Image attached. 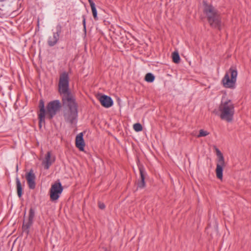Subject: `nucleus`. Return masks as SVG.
<instances>
[{
    "mask_svg": "<svg viewBox=\"0 0 251 251\" xmlns=\"http://www.w3.org/2000/svg\"><path fill=\"white\" fill-rule=\"evenodd\" d=\"M54 160V157L51 155L50 152L48 151L42 159V164L45 169H48Z\"/></svg>",
    "mask_w": 251,
    "mask_h": 251,
    "instance_id": "obj_8",
    "label": "nucleus"
},
{
    "mask_svg": "<svg viewBox=\"0 0 251 251\" xmlns=\"http://www.w3.org/2000/svg\"><path fill=\"white\" fill-rule=\"evenodd\" d=\"M60 31L53 32V35L49 37L48 41V45L50 46H54L58 42L59 38Z\"/></svg>",
    "mask_w": 251,
    "mask_h": 251,
    "instance_id": "obj_13",
    "label": "nucleus"
},
{
    "mask_svg": "<svg viewBox=\"0 0 251 251\" xmlns=\"http://www.w3.org/2000/svg\"><path fill=\"white\" fill-rule=\"evenodd\" d=\"M237 71L234 67H231L227 71L222 79V83L224 87L229 89L235 88Z\"/></svg>",
    "mask_w": 251,
    "mask_h": 251,
    "instance_id": "obj_4",
    "label": "nucleus"
},
{
    "mask_svg": "<svg viewBox=\"0 0 251 251\" xmlns=\"http://www.w3.org/2000/svg\"><path fill=\"white\" fill-rule=\"evenodd\" d=\"M26 179L29 188L34 189L35 187V175L33 170H31L26 175Z\"/></svg>",
    "mask_w": 251,
    "mask_h": 251,
    "instance_id": "obj_10",
    "label": "nucleus"
},
{
    "mask_svg": "<svg viewBox=\"0 0 251 251\" xmlns=\"http://www.w3.org/2000/svg\"><path fill=\"white\" fill-rule=\"evenodd\" d=\"M16 170H17V171H18V166H17V168H16Z\"/></svg>",
    "mask_w": 251,
    "mask_h": 251,
    "instance_id": "obj_24",
    "label": "nucleus"
},
{
    "mask_svg": "<svg viewBox=\"0 0 251 251\" xmlns=\"http://www.w3.org/2000/svg\"><path fill=\"white\" fill-rule=\"evenodd\" d=\"M91 7L93 16L95 20L98 19L97 11L94 2L92 0H88Z\"/></svg>",
    "mask_w": 251,
    "mask_h": 251,
    "instance_id": "obj_15",
    "label": "nucleus"
},
{
    "mask_svg": "<svg viewBox=\"0 0 251 251\" xmlns=\"http://www.w3.org/2000/svg\"><path fill=\"white\" fill-rule=\"evenodd\" d=\"M16 186H17V194L19 197H21L22 195V186L20 180L18 177H17L16 179Z\"/></svg>",
    "mask_w": 251,
    "mask_h": 251,
    "instance_id": "obj_16",
    "label": "nucleus"
},
{
    "mask_svg": "<svg viewBox=\"0 0 251 251\" xmlns=\"http://www.w3.org/2000/svg\"><path fill=\"white\" fill-rule=\"evenodd\" d=\"M83 26H84V28H85L86 21H85V19L84 17H83Z\"/></svg>",
    "mask_w": 251,
    "mask_h": 251,
    "instance_id": "obj_22",
    "label": "nucleus"
},
{
    "mask_svg": "<svg viewBox=\"0 0 251 251\" xmlns=\"http://www.w3.org/2000/svg\"><path fill=\"white\" fill-rule=\"evenodd\" d=\"M62 191L63 187L60 182H56L52 184L50 190V200L52 201L57 200Z\"/></svg>",
    "mask_w": 251,
    "mask_h": 251,
    "instance_id": "obj_7",
    "label": "nucleus"
},
{
    "mask_svg": "<svg viewBox=\"0 0 251 251\" xmlns=\"http://www.w3.org/2000/svg\"><path fill=\"white\" fill-rule=\"evenodd\" d=\"M39 111L38 117L39 119V126L41 127L42 125L45 123V119H51L59 110L61 107V104L58 100H54L48 103L47 106V110L45 108L44 102L41 100L39 104Z\"/></svg>",
    "mask_w": 251,
    "mask_h": 251,
    "instance_id": "obj_2",
    "label": "nucleus"
},
{
    "mask_svg": "<svg viewBox=\"0 0 251 251\" xmlns=\"http://www.w3.org/2000/svg\"><path fill=\"white\" fill-rule=\"evenodd\" d=\"M215 151L217 156L216 174L218 178L222 180L223 179V172L224 168L226 166V163L224 157L221 151L217 148H215Z\"/></svg>",
    "mask_w": 251,
    "mask_h": 251,
    "instance_id": "obj_6",
    "label": "nucleus"
},
{
    "mask_svg": "<svg viewBox=\"0 0 251 251\" xmlns=\"http://www.w3.org/2000/svg\"><path fill=\"white\" fill-rule=\"evenodd\" d=\"M204 11L210 25L213 27L219 28L221 22L215 8L210 5L205 4Z\"/></svg>",
    "mask_w": 251,
    "mask_h": 251,
    "instance_id": "obj_5",
    "label": "nucleus"
},
{
    "mask_svg": "<svg viewBox=\"0 0 251 251\" xmlns=\"http://www.w3.org/2000/svg\"><path fill=\"white\" fill-rule=\"evenodd\" d=\"M145 79L148 82H152L154 80V76L151 73H148L146 75Z\"/></svg>",
    "mask_w": 251,
    "mask_h": 251,
    "instance_id": "obj_19",
    "label": "nucleus"
},
{
    "mask_svg": "<svg viewBox=\"0 0 251 251\" xmlns=\"http://www.w3.org/2000/svg\"><path fill=\"white\" fill-rule=\"evenodd\" d=\"M75 145L76 147L78 148L80 151H84L85 143L83 139L82 133H80L76 136L75 138Z\"/></svg>",
    "mask_w": 251,
    "mask_h": 251,
    "instance_id": "obj_12",
    "label": "nucleus"
},
{
    "mask_svg": "<svg viewBox=\"0 0 251 251\" xmlns=\"http://www.w3.org/2000/svg\"><path fill=\"white\" fill-rule=\"evenodd\" d=\"M68 88L69 76L67 73L64 72L60 76L58 90L62 95L63 104L69 107L65 113V118L68 122L73 123L77 116V110L75 99L69 93Z\"/></svg>",
    "mask_w": 251,
    "mask_h": 251,
    "instance_id": "obj_1",
    "label": "nucleus"
},
{
    "mask_svg": "<svg viewBox=\"0 0 251 251\" xmlns=\"http://www.w3.org/2000/svg\"><path fill=\"white\" fill-rule=\"evenodd\" d=\"M100 208L103 209L105 208V205L103 203H100L99 204Z\"/></svg>",
    "mask_w": 251,
    "mask_h": 251,
    "instance_id": "obj_21",
    "label": "nucleus"
},
{
    "mask_svg": "<svg viewBox=\"0 0 251 251\" xmlns=\"http://www.w3.org/2000/svg\"><path fill=\"white\" fill-rule=\"evenodd\" d=\"M34 211L32 209H30L29 212V216L27 219L24 220L23 228L24 230H26L28 232V229L32 225L34 217Z\"/></svg>",
    "mask_w": 251,
    "mask_h": 251,
    "instance_id": "obj_9",
    "label": "nucleus"
},
{
    "mask_svg": "<svg viewBox=\"0 0 251 251\" xmlns=\"http://www.w3.org/2000/svg\"><path fill=\"white\" fill-rule=\"evenodd\" d=\"M99 100L102 106L105 107H110L113 105V100L110 97L105 95L100 96L99 97Z\"/></svg>",
    "mask_w": 251,
    "mask_h": 251,
    "instance_id": "obj_11",
    "label": "nucleus"
},
{
    "mask_svg": "<svg viewBox=\"0 0 251 251\" xmlns=\"http://www.w3.org/2000/svg\"><path fill=\"white\" fill-rule=\"evenodd\" d=\"M133 129L136 132H139L142 130L143 127L142 125L139 123H136L133 125Z\"/></svg>",
    "mask_w": 251,
    "mask_h": 251,
    "instance_id": "obj_20",
    "label": "nucleus"
},
{
    "mask_svg": "<svg viewBox=\"0 0 251 251\" xmlns=\"http://www.w3.org/2000/svg\"><path fill=\"white\" fill-rule=\"evenodd\" d=\"M140 176H141V180L139 181L137 183L138 187L140 188H143L145 186V172L143 168L140 167H139Z\"/></svg>",
    "mask_w": 251,
    "mask_h": 251,
    "instance_id": "obj_14",
    "label": "nucleus"
},
{
    "mask_svg": "<svg viewBox=\"0 0 251 251\" xmlns=\"http://www.w3.org/2000/svg\"><path fill=\"white\" fill-rule=\"evenodd\" d=\"M5 0H0V1L2 2V1H5Z\"/></svg>",
    "mask_w": 251,
    "mask_h": 251,
    "instance_id": "obj_23",
    "label": "nucleus"
},
{
    "mask_svg": "<svg viewBox=\"0 0 251 251\" xmlns=\"http://www.w3.org/2000/svg\"><path fill=\"white\" fill-rule=\"evenodd\" d=\"M173 60L174 62L178 63L180 61V57L177 52H174L172 54Z\"/></svg>",
    "mask_w": 251,
    "mask_h": 251,
    "instance_id": "obj_18",
    "label": "nucleus"
},
{
    "mask_svg": "<svg viewBox=\"0 0 251 251\" xmlns=\"http://www.w3.org/2000/svg\"><path fill=\"white\" fill-rule=\"evenodd\" d=\"M234 113V106L231 100L226 95L223 96L219 106L217 114L222 119L227 122L232 120Z\"/></svg>",
    "mask_w": 251,
    "mask_h": 251,
    "instance_id": "obj_3",
    "label": "nucleus"
},
{
    "mask_svg": "<svg viewBox=\"0 0 251 251\" xmlns=\"http://www.w3.org/2000/svg\"><path fill=\"white\" fill-rule=\"evenodd\" d=\"M210 133L204 129H200L199 131V134L197 136L198 138H201L202 137H205L208 135Z\"/></svg>",
    "mask_w": 251,
    "mask_h": 251,
    "instance_id": "obj_17",
    "label": "nucleus"
}]
</instances>
